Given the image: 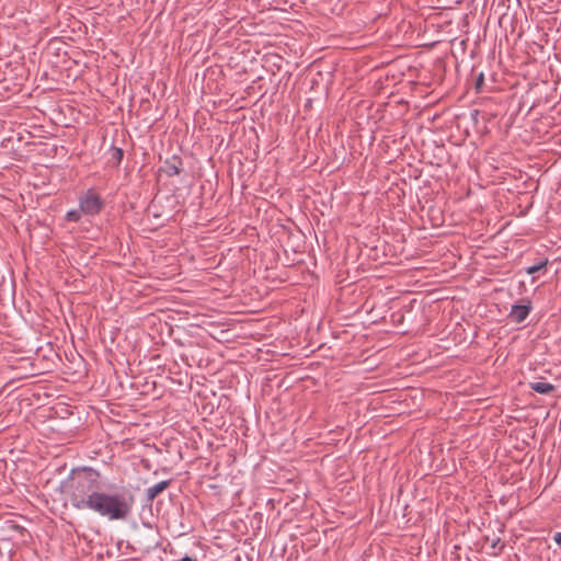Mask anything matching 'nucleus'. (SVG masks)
<instances>
[{
    "label": "nucleus",
    "instance_id": "f257e3e1",
    "mask_svg": "<svg viewBox=\"0 0 561 561\" xmlns=\"http://www.w3.org/2000/svg\"><path fill=\"white\" fill-rule=\"evenodd\" d=\"M103 486L104 483L98 470L91 467H81L70 471L67 479L61 482L60 489L73 508L83 511L89 510Z\"/></svg>",
    "mask_w": 561,
    "mask_h": 561
},
{
    "label": "nucleus",
    "instance_id": "f03ea898",
    "mask_svg": "<svg viewBox=\"0 0 561 561\" xmlns=\"http://www.w3.org/2000/svg\"><path fill=\"white\" fill-rule=\"evenodd\" d=\"M135 499L130 493H98L88 511L107 517L110 520H125L131 514Z\"/></svg>",
    "mask_w": 561,
    "mask_h": 561
},
{
    "label": "nucleus",
    "instance_id": "7ed1b4c3",
    "mask_svg": "<svg viewBox=\"0 0 561 561\" xmlns=\"http://www.w3.org/2000/svg\"><path fill=\"white\" fill-rule=\"evenodd\" d=\"M104 207L105 201L94 188L87 190L79 197V208L83 214L88 216L99 215Z\"/></svg>",
    "mask_w": 561,
    "mask_h": 561
},
{
    "label": "nucleus",
    "instance_id": "20e7f679",
    "mask_svg": "<svg viewBox=\"0 0 561 561\" xmlns=\"http://www.w3.org/2000/svg\"><path fill=\"white\" fill-rule=\"evenodd\" d=\"M522 302L523 304L513 305L508 313V318L514 323L525 321L533 310V305L529 299H522Z\"/></svg>",
    "mask_w": 561,
    "mask_h": 561
},
{
    "label": "nucleus",
    "instance_id": "39448f33",
    "mask_svg": "<svg viewBox=\"0 0 561 561\" xmlns=\"http://www.w3.org/2000/svg\"><path fill=\"white\" fill-rule=\"evenodd\" d=\"M160 171L169 178L180 175L183 171L182 158L178 154H174L171 158L165 159L163 165L160 168Z\"/></svg>",
    "mask_w": 561,
    "mask_h": 561
},
{
    "label": "nucleus",
    "instance_id": "423d86ee",
    "mask_svg": "<svg viewBox=\"0 0 561 561\" xmlns=\"http://www.w3.org/2000/svg\"><path fill=\"white\" fill-rule=\"evenodd\" d=\"M171 480H163L146 490L147 502H152L160 493L168 489Z\"/></svg>",
    "mask_w": 561,
    "mask_h": 561
},
{
    "label": "nucleus",
    "instance_id": "0eeeda50",
    "mask_svg": "<svg viewBox=\"0 0 561 561\" xmlns=\"http://www.w3.org/2000/svg\"><path fill=\"white\" fill-rule=\"evenodd\" d=\"M529 388L540 394H550L556 390V387L545 381H534L529 383Z\"/></svg>",
    "mask_w": 561,
    "mask_h": 561
},
{
    "label": "nucleus",
    "instance_id": "6e6552de",
    "mask_svg": "<svg viewBox=\"0 0 561 561\" xmlns=\"http://www.w3.org/2000/svg\"><path fill=\"white\" fill-rule=\"evenodd\" d=\"M111 157L108 159V163L118 167L122 162V159L124 157V151L122 148L118 147H112L110 150Z\"/></svg>",
    "mask_w": 561,
    "mask_h": 561
},
{
    "label": "nucleus",
    "instance_id": "1a4fd4ad",
    "mask_svg": "<svg viewBox=\"0 0 561 561\" xmlns=\"http://www.w3.org/2000/svg\"><path fill=\"white\" fill-rule=\"evenodd\" d=\"M547 264H548V259H542L538 263H536L531 266H528L526 268V273L529 275H533V274L541 271L542 268H545L547 266Z\"/></svg>",
    "mask_w": 561,
    "mask_h": 561
},
{
    "label": "nucleus",
    "instance_id": "9d476101",
    "mask_svg": "<svg viewBox=\"0 0 561 561\" xmlns=\"http://www.w3.org/2000/svg\"><path fill=\"white\" fill-rule=\"evenodd\" d=\"M81 210L72 209L66 214V219L71 222H78L81 219Z\"/></svg>",
    "mask_w": 561,
    "mask_h": 561
},
{
    "label": "nucleus",
    "instance_id": "9b49d317",
    "mask_svg": "<svg viewBox=\"0 0 561 561\" xmlns=\"http://www.w3.org/2000/svg\"><path fill=\"white\" fill-rule=\"evenodd\" d=\"M484 85V76L482 72H480L477 78H476V81H474V89L476 91L479 93L482 91V88Z\"/></svg>",
    "mask_w": 561,
    "mask_h": 561
},
{
    "label": "nucleus",
    "instance_id": "f8f14e48",
    "mask_svg": "<svg viewBox=\"0 0 561 561\" xmlns=\"http://www.w3.org/2000/svg\"><path fill=\"white\" fill-rule=\"evenodd\" d=\"M554 542L561 547V533H556L553 536Z\"/></svg>",
    "mask_w": 561,
    "mask_h": 561
}]
</instances>
